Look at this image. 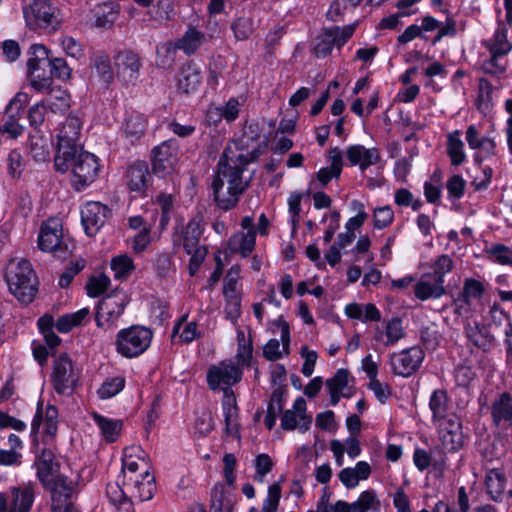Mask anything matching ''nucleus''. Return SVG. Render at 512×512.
Segmentation results:
<instances>
[{
    "label": "nucleus",
    "mask_w": 512,
    "mask_h": 512,
    "mask_svg": "<svg viewBox=\"0 0 512 512\" xmlns=\"http://www.w3.org/2000/svg\"><path fill=\"white\" fill-rule=\"evenodd\" d=\"M5 280L10 292L19 301L25 304L33 301L38 282L28 260H11L6 267Z\"/></svg>",
    "instance_id": "obj_1"
},
{
    "label": "nucleus",
    "mask_w": 512,
    "mask_h": 512,
    "mask_svg": "<svg viewBox=\"0 0 512 512\" xmlns=\"http://www.w3.org/2000/svg\"><path fill=\"white\" fill-rule=\"evenodd\" d=\"M22 13L31 31L51 33L61 25L58 9L49 0H30L22 5Z\"/></svg>",
    "instance_id": "obj_2"
},
{
    "label": "nucleus",
    "mask_w": 512,
    "mask_h": 512,
    "mask_svg": "<svg viewBox=\"0 0 512 512\" xmlns=\"http://www.w3.org/2000/svg\"><path fill=\"white\" fill-rule=\"evenodd\" d=\"M82 122L74 114H70L57 129V145L54 158L55 168L59 172L67 171V163L71 160L72 153L79 149L78 141Z\"/></svg>",
    "instance_id": "obj_3"
},
{
    "label": "nucleus",
    "mask_w": 512,
    "mask_h": 512,
    "mask_svg": "<svg viewBox=\"0 0 512 512\" xmlns=\"http://www.w3.org/2000/svg\"><path fill=\"white\" fill-rule=\"evenodd\" d=\"M42 485L50 495L51 512H79L73 503L77 496V484L73 480L58 474Z\"/></svg>",
    "instance_id": "obj_4"
},
{
    "label": "nucleus",
    "mask_w": 512,
    "mask_h": 512,
    "mask_svg": "<svg viewBox=\"0 0 512 512\" xmlns=\"http://www.w3.org/2000/svg\"><path fill=\"white\" fill-rule=\"evenodd\" d=\"M152 335L149 328L140 325L121 329L116 335V351L126 358L137 357L150 346Z\"/></svg>",
    "instance_id": "obj_5"
},
{
    "label": "nucleus",
    "mask_w": 512,
    "mask_h": 512,
    "mask_svg": "<svg viewBox=\"0 0 512 512\" xmlns=\"http://www.w3.org/2000/svg\"><path fill=\"white\" fill-rule=\"evenodd\" d=\"M128 302L127 294L118 289L104 297L99 302L95 313L97 327L103 330L115 328Z\"/></svg>",
    "instance_id": "obj_6"
},
{
    "label": "nucleus",
    "mask_w": 512,
    "mask_h": 512,
    "mask_svg": "<svg viewBox=\"0 0 512 512\" xmlns=\"http://www.w3.org/2000/svg\"><path fill=\"white\" fill-rule=\"evenodd\" d=\"M71 160L67 163V171L72 170L73 184L77 190H81L91 184L99 170V164L94 154L82 151L72 153Z\"/></svg>",
    "instance_id": "obj_7"
},
{
    "label": "nucleus",
    "mask_w": 512,
    "mask_h": 512,
    "mask_svg": "<svg viewBox=\"0 0 512 512\" xmlns=\"http://www.w3.org/2000/svg\"><path fill=\"white\" fill-rule=\"evenodd\" d=\"M355 30L356 24L324 27L313 48L314 55L317 58L330 56L334 47L341 49L353 37Z\"/></svg>",
    "instance_id": "obj_8"
},
{
    "label": "nucleus",
    "mask_w": 512,
    "mask_h": 512,
    "mask_svg": "<svg viewBox=\"0 0 512 512\" xmlns=\"http://www.w3.org/2000/svg\"><path fill=\"white\" fill-rule=\"evenodd\" d=\"M425 358L420 346H412L391 357V368L395 375L408 378L417 372Z\"/></svg>",
    "instance_id": "obj_9"
},
{
    "label": "nucleus",
    "mask_w": 512,
    "mask_h": 512,
    "mask_svg": "<svg viewBox=\"0 0 512 512\" xmlns=\"http://www.w3.org/2000/svg\"><path fill=\"white\" fill-rule=\"evenodd\" d=\"M52 381L58 394L69 393L77 385L78 375L67 354H62L54 360Z\"/></svg>",
    "instance_id": "obj_10"
},
{
    "label": "nucleus",
    "mask_w": 512,
    "mask_h": 512,
    "mask_svg": "<svg viewBox=\"0 0 512 512\" xmlns=\"http://www.w3.org/2000/svg\"><path fill=\"white\" fill-rule=\"evenodd\" d=\"M34 498L32 486L13 487L0 493V512H29Z\"/></svg>",
    "instance_id": "obj_11"
},
{
    "label": "nucleus",
    "mask_w": 512,
    "mask_h": 512,
    "mask_svg": "<svg viewBox=\"0 0 512 512\" xmlns=\"http://www.w3.org/2000/svg\"><path fill=\"white\" fill-rule=\"evenodd\" d=\"M441 429L439 431V440L442 450L448 453H456L460 451L465 443L463 426L460 417L452 416L448 421L439 423Z\"/></svg>",
    "instance_id": "obj_12"
},
{
    "label": "nucleus",
    "mask_w": 512,
    "mask_h": 512,
    "mask_svg": "<svg viewBox=\"0 0 512 512\" xmlns=\"http://www.w3.org/2000/svg\"><path fill=\"white\" fill-rule=\"evenodd\" d=\"M114 61L117 77L127 85H134L142 66L139 55L131 50H123L115 56Z\"/></svg>",
    "instance_id": "obj_13"
},
{
    "label": "nucleus",
    "mask_w": 512,
    "mask_h": 512,
    "mask_svg": "<svg viewBox=\"0 0 512 512\" xmlns=\"http://www.w3.org/2000/svg\"><path fill=\"white\" fill-rule=\"evenodd\" d=\"M177 144L174 140H167L152 150V168L155 174L162 176L170 173L177 161Z\"/></svg>",
    "instance_id": "obj_14"
},
{
    "label": "nucleus",
    "mask_w": 512,
    "mask_h": 512,
    "mask_svg": "<svg viewBox=\"0 0 512 512\" xmlns=\"http://www.w3.org/2000/svg\"><path fill=\"white\" fill-rule=\"evenodd\" d=\"M490 415L492 426L512 429V395L510 392L500 393L491 403Z\"/></svg>",
    "instance_id": "obj_15"
},
{
    "label": "nucleus",
    "mask_w": 512,
    "mask_h": 512,
    "mask_svg": "<svg viewBox=\"0 0 512 512\" xmlns=\"http://www.w3.org/2000/svg\"><path fill=\"white\" fill-rule=\"evenodd\" d=\"M110 210L99 202H88L81 209V221L88 236H94L105 224Z\"/></svg>",
    "instance_id": "obj_16"
},
{
    "label": "nucleus",
    "mask_w": 512,
    "mask_h": 512,
    "mask_svg": "<svg viewBox=\"0 0 512 512\" xmlns=\"http://www.w3.org/2000/svg\"><path fill=\"white\" fill-rule=\"evenodd\" d=\"M123 484H128L127 488L131 499L138 498L140 501H148L156 492L155 477L149 472V469H144L136 477L129 476V482L123 481Z\"/></svg>",
    "instance_id": "obj_17"
},
{
    "label": "nucleus",
    "mask_w": 512,
    "mask_h": 512,
    "mask_svg": "<svg viewBox=\"0 0 512 512\" xmlns=\"http://www.w3.org/2000/svg\"><path fill=\"white\" fill-rule=\"evenodd\" d=\"M152 176L145 161H136L128 166L125 174V183L131 192L143 195L149 187Z\"/></svg>",
    "instance_id": "obj_18"
},
{
    "label": "nucleus",
    "mask_w": 512,
    "mask_h": 512,
    "mask_svg": "<svg viewBox=\"0 0 512 512\" xmlns=\"http://www.w3.org/2000/svg\"><path fill=\"white\" fill-rule=\"evenodd\" d=\"M243 172V168L229 161V157L225 151L218 163V173L227 178L229 183L227 192L229 195L236 196V198H238L244 191V186H242Z\"/></svg>",
    "instance_id": "obj_19"
},
{
    "label": "nucleus",
    "mask_w": 512,
    "mask_h": 512,
    "mask_svg": "<svg viewBox=\"0 0 512 512\" xmlns=\"http://www.w3.org/2000/svg\"><path fill=\"white\" fill-rule=\"evenodd\" d=\"M127 485L123 484L121 476H118L116 482L108 483L106 486L107 498L116 512L134 511L133 501L129 495Z\"/></svg>",
    "instance_id": "obj_20"
},
{
    "label": "nucleus",
    "mask_w": 512,
    "mask_h": 512,
    "mask_svg": "<svg viewBox=\"0 0 512 512\" xmlns=\"http://www.w3.org/2000/svg\"><path fill=\"white\" fill-rule=\"evenodd\" d=\"M429 409L432 414L433 423L448 421L450 417L457 416L452 412L450 397L445 389H435L429 398Z\"/></svg>",
    "instance_id": "obj_21"
},
{
    "label": "nucleus",
    "mask_w": 512,
    "mask_h": 512,
    "mask_svg": "<svg viewBox=\"0 0 512 512\" xmlns=\"http://www.w3.org/2000/svg\"><path fill=\"white\" fill-rule=\"evenodd\" d=\"M440 21L431 15H426L421 19V25L411 24L403 33L397 36V42L399 45H405L416 38H420L423 41H428L429 37L426 33L434 32L439 28Z\"/></svg>",
    "instance_id": "obj_22"
},
{
    "label": "nucleus",
    "mask_w": 512,
    "mask_h": 512,
    "mask_svg": "<svg viewBox=\"0 0 512 512\" xmlns=\"http://www.w3.org/2000/svg\"><path fill=\"white\" fill-rule=\"evenodd\" d=\"M62 225L58 219H49L41 226L38 245L42 251L53 252L60 248Z\"/></svg>",
    "instance_id": "obj_23"
},
{
    "label": "nucleus",
    "mask_w": 512,
    "mask_h": 512,
    "mask_svg": "<svg viewBox=\"0 0 512 512\" xmlns=\"http://www.w3.org/2000/svg\"><path fill=\"white\" fill-rule=\"evenodd\" d=\"M223 397L221 401L225 430L227 433L232 434L239 431L240 425L239 419V408L237 405L236 395L232 388L222 387Z\"/></svg>",
    "instance_id": "obj_24"
},
{
    "label": "nucleus",
    "mask_w": 512,
    "mask_h": 512,
    "mask_svg": "<svg viewBox=\"0 0 512 512\" xmlns=\"http://www.w3.org/2000/svg\"><path fill=\"white\" fill-rule=\"evenodd\" d=\"M143 453L142 449L138 446L126 447L123 451L122 458V474L121 479L129 482V476H138L137 472L148 469V465L144 458L140 456Z\"/></svg>",
    "instance_id": "obj_25"
},
{
    "label": "nucleus",
    "mask_w": 512,
    "mask_h": 512,
    "mask_svg": "<svg viewBox=\"0 0 512 512\" xmlns=\"http://www.w3.org/2000/svg\"><path fill=\"white\" fill-rule=\"evenodd\" d=\"M486 493L491 500L500 502L507 485V477L503 468L488 469L484 479Z\"/></svg>",
    "instance_id": "obj_26"
},
{
    "label": "nucleus",
    "mask_w": 512,
    "mask_h": 512,
    "mask_svg": "<svg viewBox=\"0 0 512 512\" xmlns=\"http://www.w3.org/2000/svg\"><path fill=\"white\" fill-rule=\"evenodd\" d=\"M91 417L107 443H113L118 439L123 428L122 420L105 417L97 412H92Z\"/></svg>",
    "instance_id": "obj_27"
},
{
    "label": "nucleus",
    "mask_w": 512,
    "mask_h": 512,
    "mask_svg": "<svg viewBox=\"0 0 512 512\" xmlns=\"http://www.w3.org/2000/svg\"><path fill=\"white\" fill-rule=\"evenodd\" d=\"M183 51L186 56H190L192 54V26H188L184 36L178 39L176 42H168L163 44L158 50L157 53H166V57L168 58L166 62H163V65L168 64V62L174 61L176 58V54L178 51Z\"/></svg>",
    "instance_id": "obj_28"
},
{
    "label": "nucleus",
    "mask_w": 512,
    "mask_h": 512,
    "mask_svg": "<svg viewBox=\"0 0 512 512\" xmlns=\"http://www.w3.org/2000/svg\"><path fill=\"white\" fill-rule=\"evenodd\" d=\"M485 286L475 278H466L463 283L462 291L455 299V304L459 303V308L470 307L472 299L478 300L483 297Z\"/></svg>",
    "instance_id": "obj_29"
},
{
    "label": "nucleus",
    "mask_w": 512,
    "mask_h": 512,
    "mask_svg": "<svg viewBox=\"0 0 512 512\" xmlns=\"http://www.w3.org/2000/svg\"><path fill=\"white\" fill-rule=\"evenodd\" d=\"M191 225L192 220L185 223L183 219H177L172 235L174 249L178 252L183 250L187 255L192 254Z\"/></svg>",
    "instance_id": "obj_30"
},
{
    "label": "nucleus",
    "mask_w": 512,
    "mask_h": 512,
    "mask_svg": "<svg viewBox=\"0 0 512 512\" xmlns=\"http://www.w3.org/2000/svg\"><path fill=\"white\" fill-rule=\"evenodd\" d=\"M446 152L452 166H459L466 161L467 156L460 130H454L447 135Z\"/></svg>",
    "instance_id": "obj_31"
},
{
    "label": "nucleus",
    "mask_w": 512,
    "mask_h": 512,
    "mask_svg": "<svg viewBox=\"0 0 512 512\" xmlns=\"http://www.w3.org/2000/svg\"><path fill=\"white\" fill-rule=\"evenodd\" d=\"M256 231L239 233L229 240V248L233 253H238L242 258H247L255 249Z\"/></svg>",
    "instance_id": "obj_32"
},
{
    "label": "nucleus",
    "mask_w": 512,
    "mask_h": 512,
    "mask_svg": "<svg viewBox=\"0 0 512 512\" xmlns=\"http://www.w3.org/2000/svg\"><path fill=\"white\" fill-rule=\"evenodd\" d=\"M147 127V121L143 114L132 112L125 120L124 134L132 144L138 141Z\"/></svg>",
    "instance_id": "obj_33"
},
{
    "label": "nucleus",
    "mask_w": 512,
    "mask_h": 512,
    "mask_svg": "<svg viewBox=\"0 0 512 512\" xmlns=\"http://www.w3.org/2000/svg\"><path fill=\"white\" fill-rule=\"evenodd\" d=\"M493 90L494 87L490 80L485 77L478 79V92L475 100V106L479 112L486 114L492 109Z\"/></svg>",
    "instance_id": "obj_34"
},
{
    "label": "nucleus",
    "mask_w": 512,
    "mask_h": 512,
    "mask_svg": "<svg viewBox=\"0 0 512 512\" xmlns=\"http://www.w3.org/2000/svg\"><path fill=\"white\" fill-rule=\"evenodd\" d=\"M381 502L374 489H368L360 493L358 499L353 502V512H380Z\"/></svg>",
    "instance_id": "obj_35"
},
{
    "label": "nucleus",
    "mask_w": 512,
    "mask_h": 512,
    "mask_svg": "<svg viewBox=\"0 0 512 512\" xmlns=\"http://www.w3.org/2000/svg\"><path fill=\"white\" fill-rule=\"evenodd\" d=\"M54 455L50 450H43L37 459V476L41 483L46 482L58 475L56 464L53 461Z\"/></svg>",
    "instance_id": "obj_36"
},
{
    "label": "nucleus",
    "mask_w": 512,
    "mask_h": 512,
    "mask_svg": "<svg viewBox=\"0 0 512 512\" xmlns=\"http://www.w3.org/2000/svg\"><path fill=\"white\" fill-rule=\"evenodd\" d=\"M445 292V287L434 281L433 283H430L421 280L414 286V295L421 301H426L430 298L439 299L445 294Z\"/></svg>",
    "instance_id": "obj_37"
},
{
    "label": "nucleus",
    "mask_w": 512,
    "mask_h": 512,
    "mask_svg": "<svg viewBox=\"0 0 512 512\" xmlns=\"http://www.w3.org/2000/svg\"><path fill=\"white\" fill-rule=\"evenodd\" d=\"M432 273L427 274L434 282L444 286L445 275L450 273L454 268L452 258L447 254L439 255L431 265Z\"/></svg>",
    "instance_id": "obj_38"
},
{
    "label": "nucleus",
    "mask_w": 512,
    "mask_h": 512,
    "mask_svg": "<svg viewBox=\"0 0 512 512\" xmlns=\"http://www.w3.org/2000/svg\"><path fill=\"white\" fill-rule=\"evenodd\" d=\"M28 71L31 85L35 90L46 91L50 89L53 82L50 67H36Z\"/></svg>",
    "instance_id": "obj_39"
},
{
    "label": "nucleus",
    "mask_w": 512,
    "mask_h": 512,
    "mask_svg": "<svg viewBox=\"0 0 512 512\" xmlns=\"http://www.w3.org/2000/svg\"><path fill=\"white\" fill-rule=\"evenodd\" d=\"M90 313L88 308H82L77 312L64 314L57 319L55 327L61 333H67L78 326Z\"/></svg>",
    "instance_id": "obj_40"
},
{
    "label": "nucleus",
    "mask_w": 512,
    "mask_h": 512,
    "mask_svg": "<svg viewBox=\"0 0 512 512\" xmlns=\"http://www.w3.org/2000/svg\"><path fill=\"white\" fill-rule=\"evenodd\" d=\"M28 55V70L36 67L41 68L51 66L48 49L42 44H33L28 51Z\"/></svg>",
    "instance_id": "obj_41"
},
{
    "label": "nucleus",
    "mask_w": 512,
    "mask_h": 512,
    "mask_svg": "<svg viewBox=\"0 0 512 512\" xmlns=\"http://www.w3.org/2000/svg\"><path fill=\"white\" fill-rule=\"evenodd\" d=\"M211 186L214 200L221 210L229 211L237 205L239 198H236V196L229 195L228 197H221L220 193L224 187V181L219 175L214 177Z\"/></svg>",
    "instance_id": "obj_42"
},
{
    "label": "nucleus",
    "mask_w": 512,
    "mask_h": 512,
    "mask_svg": "<svg viewBox=\"0 0 512 512\" xmlns=\"http://www.w3.org/2000/svg\"><path fill=\"white\" fill-rule=\"evenodd\" d=\"M466 336L475 347L486 350L489 346L492 336L485 327H481L478 323L474 327L466 329Z\"/></svg>",
    "instance_id": "obj_43"
},
{
    "label": "nucleus",
    "mask_w": 512,
    "mask_h": 512,
    "mask_svg": "<svg viewBox=\"0 0 512 512\" xmlns=\"http://www.w3.org/2000/svg\"><path fill=\"white\" fill-rule=\"evenodd\" d=\"M466 180L460 174L450 176L446 182L447 198L450 202L460 200L465 195Z\"/></svg>",
    "instance_id": "obj_44"
},
{
    "label": "nucleus",
    "mask_w": 512,
    "mask_h": 512,
    "mask_svg": "<svg viewBox=\"0 0 512 512\" xmlns=\"http://www.w3.org/2000/svg\"><path fill=\"white\" fill-rule=\"evenodd\" d=\"M231 30L237 41H245L254 31V21L250 17H237L231 23Z\"/></svg>",
    "instance_id": "obj_45"
},
{
    "label": "nucleus",
    "mask_w": 512,
    "mask_h": 512,
    "mask_svg": "<svg viewBox=\"0 0 512 512\" xmlns=\"http://www.w3.org/2000/svg\"><path fill=\"white\" fill-rule=\"evenodd\" d=\"M21 116L14 113H7L5 110L4 123L0 125V131L6 134L9 139H16L24 132V127L19 123Z\"/></svg>",
    "instance_id": "obj_46"
},
{
    "label": "nucleus",
    "mask_w": 512,
    "mask_h": 512,
    "mask_svg": "<svg viewBox=\"0 0 512 512\" xmlns=\"http://www.w3.org/2000/svg\"><path fill=\"white\" fill-rule=\"evenodd\" d=\"M188 318V313L182 315L176 324L173 327V331L171 334V341L173 344L178 343H190L192 341V323H186L183 330L180 332V329L184 322H186Z\"/></svg>",
    "instance_id": "obj_47"
},
{
    "label": "nucleus",
    "mask_w": 512,
    "mask_h": 512,
    "mask_svg": "<svg viewBox=\"0 0 512 512\" xmlns=\"http://www.w3.org/2000/svg\"><path fill=\"white\" fill-rule=\"evenodd\" d=\"M505 56V51L490 52V58L483 61L481 70L484 74L500 77L506 72V67L498 63V59Z\"/></svg>",
    "instance_id": "obj_48"
},
{
    "label": "nucleus",
    "mask_w": 512,
    "mask_h": 512,
    "mask_svg": "<svg viewBox=\"0 0 512 512\" xmlns=\"http://www.w3.org/2000/svg\"><path fill=\"white\" fill-rule=\"evenodd\" d=\"M496 50L505 51L507 55L512 50V44L508 41V28L499 24L493 34V43L489 46V52H495Z\"/></svg>",
    "instance_id": "obj_49"
},
{
    "label": "nucleus",
    "mask_w": 512,
    "mask_h": 512,
    "mask_svg": "<svg viewBox=\"0 0 512 512\" xmlns=\"http://www.w3.org/2000/svg\"><path fill=\"white\" fill-rule=\"evenodd\" d=\"M386 346L395 345L401 338L404 337V330L402 327V319L393 317L387 321L385 326Z\"/></svg>",
    "instance_id": "obj_50"
},
{
    "label": "nucleus",
    "mask_w": 512,
    "mask_h": 512,
    "mask_svg": "<svg viewBox=\"0 0 512 512\" xmlns=\"http://www.w3.org/2000/svg\"><path fill=\"white\" fill-rule=\"evenodd\" d=\"M487 253L492 261L500 265L512 266V249L508 246L497 243L492 245Z\"/></svg>",
    "instance_id": "obj_51"
},
{
    "label": "nucleus",
    "mask_w": 512,
    "mask_h": 512,
    "mask_svg": "<svg viewBox=\"0 0 512 512\" xmlns=\"http://www.w3.org/2000/svg\"><path fill=\"white\" fill-rule=\"evenodd\" d=\"M394 221V212L390 205L377 207L373 213V226L382 230L390 226Z\"/></svg>",
    "instance_id": "obj_52"
},
{
    "label": "nucleus",
    "mask_w": 512,
    "mask_h": 512,
    "mask_svg": "<svg viewBox=\"0 0 512 512\" xmlns=\"http://www.w3.org/2000/svg\"><path fill=\"white\" fill-rule=\"evenodd\" d=\"M94 67L101 78V80L109 85L114 79V74L111 68L110 59L107 55H98L93 60Z\"/></svg>",
    "instance_id": "obj_53"
},
{
    "label": "nucleus",
    "mask_w": 512,
    "mask_h": 512,
    "mask_svg": "<svg viewBox=\"0 0 512 512\" xmlns=\"http://www.w3.org/2000/svg\"><path fill=\"white\" fill-rule=\"evenodd\" d=\"M156 202L161 209L159 227L161 230H164L170 221V216L173 209V197L170 194L161 193L157 196Z\"/></svg>",
    "instance_id": "obj_54"
},
{
    "label": "nucleus",
    "mask_w": 512,
    "mask_h": 512,
    "mask_svg": "<svg viewBox=\"0 0 512 512\" xmlns=\"http://www.w3.org/2000/svg\"><path fill=\"white\" fill-rule=\"evenodd\" d=\"M125 386L123 377H114L106 380L98 389V395L101 399H108L117 395Z\"/></svg>",
    "instance_id": "obj_55"
},
{
    "label": "nucleus",
    "mask_w": 512,
    "mask_h": 512,
    "mask_svg": "<svg viewBox=\"0 0 512 512\" xmlns=\"http://www.w3.org/2000/svg\"><path fill=\"white\" fill-rule=\"evenodd\" d=\"M274 463L271 457L266 453H261L255 458V475L254 480L263 482L265 476L272 471Z\"/></svg>",
    "instance_id": "obj_56"
},
{
    "label": "nucleus",
    "mask_w": 512,
    "mask_h": 512,
    "mask_svg": "<svg viewBox=\"0 0 512 512\" xmlns=\"http://www.w3.org/2000/svg\"><path fill=\"white\" fill-rule=\"evenodd\" d=\"M110 284V279L105 274L93 276L86 284L87 294L90 297H98L105 292Z\"/></svg>",
    "instance_id": "obj_57"
},
{
    "label": "nucleus",
    "mask_w": 512,
    "mask_h": 512,
    "mask_svg": "<svg viewBox=\"0 0 512 512\" xmlns=\"http://www.w3.org/2000/svg\"><path fill=\"white\" fill-rule=\"evenodd\" d=\"M291 410L295 411L296 414H298L299 416V430L301 432H306L307 430H309L312 423V417L306 414L307 405L305 399L301 396L297 397L293 403Z\"/></svg>",
    "instance_id": "obj_58"
},
{
    "label": "nucleus",
    "mask_w": 512,
    "mask_h": 512,
    "mask_svg": "<svg viewBox=\"0 0 512 512\" xmlns=\"http://www.w3.org/2000/svg\"><path fill=\"white\" fill-rule=\"evenodd\" d=\"M111 268L117 278L126 277L134 269L133 261L127 255L114 257L111 261Z\"/></svg>",
    "instance_id": "obj_59"
},
{
    "label": "nucleus",
    "mask_w": 512,
    "mask_h": 512,
    "mask_svg": "<svg viewBox=\"0 0 512 512\" xmlns=\"http://www.w3.org/2000/svg\"><path fill=\"white\" fill-rule=\"evenodd\" d=\"M8 173L13 178H20L24 169L25 161L21 153L12 150L7 157Z\"/></svg>",
    "instance_id": "obj_60"
},
{
    "label": "nucleus",
    "mask_w": 512,
    "mask_h": 512,
    "mask_svg": "<svg viewBox=\"0 0 512 512\" xmlns=\"http://www.w3.org/2000/svg\"><path fill=\"white\" fill-rule=\"evenodd\" d=\"M349 380V371L341 368L336 371L333 377L326 380L328 391L340 392L346 388Z\"/></svg>",
    "instance_id": "obj_61"
},
{
    "label": "nucleus",
    "mask_w": 512,
    "mask_h": 512,
    "mask_svg": "<svg viewBox=\"0 0 512 512\" xmlns=\"http://www.w3.org/2000/svg\"><path fill=\"white\" fill-rule=\"evenodd\" d=\"M46 112L47 106L43 101L31 106L27 115L30 126L38 129L45 121Z\"/></svg>",
    "instance_id": "obj_62"
},
{
    "label": "nucleus",
    "mask_w": 512,
    "mask_h": 512,
    "mask_svg": "<svg viewBox=\"0 0 512 512\" xmlns=\"http://www.w3.org/2000/svg\"><path fill=\"white\" fill-rule=\"evenodd\" d=\"M222 384L224 387H230L241 381L243 372L239 366L228 365L221 368Z\"/></svg>",
    "instance_id": "obj_63"
},
{
    "label": "nucleus",
    "mask_w": 512,
    "mask_h": 512,
    "mask_svg": "<svg viewBox=\"0 0 512 512\" xmlns=\"http://www.w3.org/2000/svg\"><path fill=\"white\" fill-rule=\"evenodd\" d=\"M434 453V449L428 452L423 448L416 447L413 452V463L415 467L421 472L427 470L432 463V455Z\"/></svg>",
    "instance_id": "obj_64"
}]
</instances>
